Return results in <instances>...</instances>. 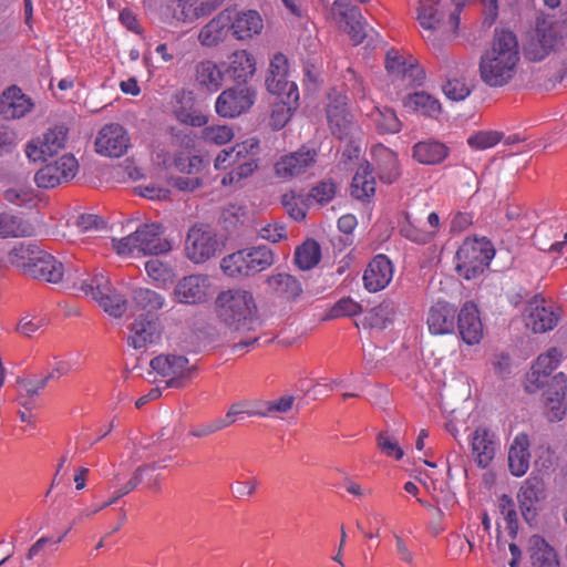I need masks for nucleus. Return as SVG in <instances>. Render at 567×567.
Instances as JSON below:
<instances>
[{
    "mask_svg": "<svg viewBox=\"0 0 567 567\" xmlns=\"http://www.w3.org/2000/svg\"><path fill=\"white\" fill-rule=\"evenodd\" d=\"M215 312L230 332L243 336L234 343L235 350L246 349L258 341L255 332L260 327V318L252 292L243 288L219 292L215 299Z\"/></svg>",
    "mask_w": 567,
    "mask_h": 567,
    "instance_id": "1",
    "label": "nucleus"
},
{
    "mask_svg": "<svg viewBox=\"0 0 567 567\" xmlns=\"http://www.w3.org/2000/svg\"><path fill=\"white\" fill-rule=\"evenodd\" d=\"M520 61L516 35L508 30H496L489 47L480 59V76L489 87H502L516 75Z\"/></svg>",
    "mask_w": 567,
    "mask_h": 567,
    "instance_id": "2",
    "label": "nucleus"
},
{
    "mask_svg": "<svg viewBox=\"0 0 567 567\" xmlns=\"http://www.w3.org/2000/svg\"><path fill=\"white\" fill-rule=\"evenodd\" d=\"M259 142L251 137L235 144L230 148L221 150L214 159V167L217 171H226L220 183L225 187H237L241 181L248 178L258 168L256 154Z\"/></svg>",
    "mask_w": 567,
    "mask_h": 567,
    "instance_id": "3",
    "label": "nucleus"
},
{
    "mask_svg": "<svg viewBox=\"0 0 567 567\" xmlns=\"http://www.w3.org/2000/svg\"><path fill=\"white\" fill-rule=\"evenodd\" d=\"M164 228L158 223L140 226L133 234L113 239L112 246L121 256L158 255L172 249L171 243L163 237Z\"/></svg>",
    "mask_w": 567,
    "mask_h": 567,
    "instance_id": "4",
    "label": "nucleus"
},
{
    "mask_svg": "<svg viewBox=\"0 0 567 567\" xmlns=\"http://www.w3.org/2000/svg\"><path fill=\"white\" fill-rule=\"evenodd\" d=\"M274 262L272 250L266 246H257L225 256L220 260V269L229 278L241 279L268 269Z\"/></svg>",
    "mask_w": 567,
    "mask_h": 567,
    "instance_id": "5",
    "label": "nucleus"
},
{
    "mask_svg": "<svg viewBox=\"0 0 567 567\" xmlns=\"http://www.w3.org/2000/svg\"><path fill=\"white\" fill-rule=\"evenodd\" d=\"M73 286L86 297L96 301L97 305L111 317L121 318L127 308L124 295L117 292L110 285V279L99 272L93 276L86 275L75 278Z\"/></svg>",
    "mask_w": 567,
    "mask_h": 567,
    "instance_id": "6",
    "label": "nucleus"
},
{
    "mask_svg": "<svg viewBox=\"0 0 567 567\" xmlns=\"http://www.w3.org/2000/svg\"><path fill=\"white\" fill-rule=\"evenodd\" d=\"M563 27L550 19H538L525 44V54L532 61H542L564 45Z\"/></svg>",
    "mask_w": 567,
    "mask_h": 567,
    "instance_id": "7",
    "label": "nucleus"
},
{
    "mask_svg": "<svg viewBox=\"0 0 567 567\" xmlns=\"http://www.w3.org/2000/svg\"><path fill=\"white\" fill-rule=\"evenodd\" d=\"M494 255V247L486 238H467L456 251V268L465 279H472L484 271Z\"/></svg>",
    "mask_w": 567,
    "mask_h": 567,
    "instance_id": "8",
    "label": "nucleus"
},
{
    "mask_svg": "<svg viewBox=\"0 0 567 567\" xmlns=\"http://www.w3.org/2000/svg\"><path fill=\"white\" fill-rule=\"evenodd\" d=\"M212 277L193 274L181 278L174 287L173 298L178 303L196 306L207 302L214 295Z\"/></svg>",
    "mask_w": 567,
    "mask_h": 567,
    "instance_id": "9",
    "label": "nucleus"
},
{
    "mask_svg": "<svg viewBox=\"0 0 567 567\" xmlns=\"http://www.w3.org/2000/svg\"><path fill=\"white\" fill-rule=\"evenodd\" d=\"M66 137L68 130L63 125L50 127L25 144V156L33 163L45 162L64 148Z\"/></svg>",
    "mask_w": 567,
    "mask_h": 567,
    "instance_id": "10",
    "label": "nucleus"
},
{
    "mask_svg": "<svg viewBox=\"0 0 567 567\" xmlns=\"http://www.w3.org/2000/svg\"><path fill=\"white\" fill-rule=\"evenodd\" d=\"M560 318V307L539 295L533 297L525 309L526 327L532 329L535 333L553 330Z\"/></svg>",
    "mask_w": 567,
    "mask_h": 567,
    "instance_id": "11",
    "label": "nucleus"
},
{
    "mask_svg": "<svg viewBox=\"0 0 567 567\" xmlns=\"http://www.w3.org/2000/svg\"><path fill=\"white\" fill-rule=\"evenodd\" d=\"M265 84L271 95H290L291 100L298 97L299 90L297 84L289 80V62L284 53H276L270 59Z\"/></svg>",
    "mask_w": 567,
    "mask_h": 567,
    "instance_id": "12",
    "label": "nucleus"
},
{
    "mask_svg": "<svg viewBox=\"0 0 567 567\" xmlns=\"http://www.w3.org/2000/svg\"><path fill=\"white\" fill-rule=\"evenodd\" d=\"M218 248L214 231L205 225L193 226L186 237L185 252L194 264H203L212 258Z\"/></svg>",
    "mask_w": 567,
    "mask_h": 567,
    "instance_id": "13",
    "label": "nucleus"
},
{
    "mask_svg": "<svg viewBox=\"0 0 567 567\" xmlns=\"http://www.w3.org/2000/svg\"><path fill=\"white\" fill-rule=\"evenodd\" d=\"M163 327L155 315H138L128 327L127 343L134 349H146L161 342Z\"/></svg>",
    "mask_w": 567,
    "mask_h": 567,
    "instance_id": "14",
    "label": "nucleus"
},
{
    "mask_svg": "<svg viewBox=\"0 0 567 567\" xmlns=\"http://www.w3.org/2000/svg\"><path fill=\"white\" fill-rule=\"evenodd\" d=\"M330 16L338 28L346 32L354 44L363 41L364 23L358 7L351 6L347 0H334Z\"/></svg>",
    "mask_w": 567,
    "mask_h": 567,
    "instance_id": "15",
    "label": "nucleus"
},
{
    "mask_svg": "<svg viewBox=\"0 0 567 567\" xmlns=\"http://www.w3.org/2000/svg\"><path fill=\"white\" fill-rule=\"evenodd\" d=\"M79 164L71 154H64L56 161L44 165L34 175L35 184L41 188H54L69 182L78 173Z\"/></svg>",
    "mask_w": 567,
    "mask_h": 567,
    "instance_id": "16",
    "label": "nucleus"
},
{
    "mask_svg": "<svg viewBox=\"0 0 567 567\" xmlns=\"http://www.w3.org/2000/svg\"><path fill=\"white\" fill-rule=\"evenodd\" d=\"M256 91L248 86L224 90L217 97L215 110L223 117H236L248 111L255 103Z\"/></svg>",
    "mask_w": 567,
    "mask_h": 567,
    "instance_id": "17",
    "label": "nucleus"
},
{
    "mask_svg": "<svg viewBox=\"0 0 567 567\" xmlns=\"http://www.w3.org/2000/svg\"><path fill=\"white\" fill-rule=\"evenodd\" d=\"M131 145L127 131L117 123L104 125L95 138V151L106 157H121Z\"/></svg>",
    "mask_w": 567,
    "mask_h": 567,
    "instance_id": "18",
    "label": "nucleus"
},
{
    "mask_svg": "<svg viewBox=\"0 0 567 567\" xmlns=\"http://www.w3.org/2000/svg\"><path fill=\"white\" fill-rule=\"evenodd\" d=\"M151 368L166 379L168 386H182L190 378L193 368L184 355H158L151 361Z\"/></svg>",
    "mask_w": 567,
    "mask_h": 567,
    "instance_id": "19",
    "label": "nucleus"
},
{
    "mask_svg": "<svg viewBox=\"0 0 567 567\" xmlns=\"http://www.w3.org/2000/svg\"><path fill=\"white\" fill-rule=\"evenodd\" d=\"M545 497V483L538 477H529L520 486L517 495L519 508L524 519L529 525L536 522Z\"/></svg>",
    "mask_w": 567,
    "mask_h": 567,
    "instance_id": "20",
    "label": "nucleus"
},
{
    "mask_svg": "<svg viewBox=\"0 0 567 567\" xmlns=\"http://www.w3.org/2000/svg\"><path fill=\"white\" fill-rule=\"evenodd\" d=\"M316 159L317 151L303 146L297 152L280 157L275 163L276 176L285 181L297 177L308 172L315 165Z\"/></svg>",
    "mask_w": 567,
    "mask_h": 567,
    "instance_id": "21",
    "label": "nucleus"
},
{
    "mask_svg": "<svg viewBox=\"0 0 567 567\" xmlns=\"http://www.w3.org/2000/svg\"><path fill=\"white\" fill-rule=\"evenodd\" d=\"M472 454L477 466L486 468L499 449L497 434L487 426H477L471 435Z\"/></svg>",
    "mask_w": 567,
    "mask_h": 567,
    "instance_id": "22",
    "label": "nucleus"
},
{
    "mask_svg": "<svg viewBox=\"0 0 567 567\" xmlns=\"http://www.w3.org/2000/svg\"><path fill=\"white\" fill-rule=\"evenodd\" d=\"M457 308L447 301L432 305L426 315L427 330L432 336L452 334L456 328Z\"/></svg>",
    "mask_w": 567,
    "mask_h": 567,
    "instance_id": "23",
    "label": "nucleus"
},
{
    "mask_svg": "<svg viewBox=\"0 0 567 567\" xmlns=\"http://www.w3.org/2000/svg\"><path fill=\"white\" fill-rule=\"evenodd\" d=\"M456 328L461 339L468 346L478 344L484 336V327L477 306L465 302L458 311Z\"/></svg>",
    "mask_w": 567,
    "mask_h": 567,
    "instance_id": "24",
    "label": "nucleus"
},
{
    "mask_svg": "<svg viewBox=\"0 0 567 567\" xmlns=\"http://www.w3.org/2000/svg\"><path fill=\"white\" fill-rule=\"evenodd\" d=\"M328 97L327 118L330 128L333 135L342 138L348 134L352 123L351 114L347 109V96L342 92L332 90Z\"/></svg>",
    "mask_w": 567,
    "mask_h": 567,
    "instance_id": "25",
    "label": "nucleus"
},
{
    "mask_svg": "<svg viewBox=\"0 0 567 567\" xmlns=\"http://www.w3.org/2000/svg\"><path fill=\"white\" fill-rule=\"evenodd\" d=\"M33 106V101L16 85L8 87L0 95V115L6 120L22 118Z\"/></svg>",
    "mask_w": 567,
    "mask_h": 567,
    "instance_id": "26",
    "label": "nucleus"
},
{
    "mask_svg": "<svg viewBox=\"0 0 567 567\" xmlns=\"http://www.w3.org/2000/svg\"><path fill=\"white\" fill-rule=\"evenodd\" d=\"M393 272V265L385 255L375 256L364 270V288L370 292L383 290L391 282Z\"/></svg>",
    "mask_w": 567,
    "mask_h": 567,
    "instance_id": "27",
    "label": "nucleus"
},
{
    "mask_svg": "<svg viewBox=\"0 0 567 567\" xmlns=\"http://www.w3.org/2000/svg\"><path fill=\"white\" fill-rule=\"evenodd\" d=\"M566 390L567 375L563 372L555 374L545 392V412L550 421H560L565 416L567 411Z\"/></svg>",
    "mask_w": 567,
    "mask_h": 567,
    "instance_id": "28",
    "label": "nucleus"
},
{
    "mask_svg": "<svg viewBox=\"0 0 567 567\" xmlns=\"http://www.w3.org/2000/svg\"><path fill=\"white\" fill-rule=\"evenodd\" d=\"M385 69L394 78L414 82L422 75L417 61L408 52L390 49L385 55Z\"/></svg>",
    "mask_w": 567,
    "mask_h": 567,
    "instance_id": "29",
    "label": "nucleus"
},
{
    "mask_svg": "<svg viewBox=\"0 0 567 567\" xmlns=\"http://www.w3.org/2000/svg\"><path fill=\"white\" fill-rule=\"evenodd\" d=\"M262 28V18L256 10L237 11L231 9L230 34L236 40H249L259 34Z\"/></svg>",
    "mask_w": 567,
    "mask_h": 567,
    "instance_id": "30",
    "label": "nucleus"
},
{
    "mask_svg": "<svg viewBox=\"0 0 567 567\" xmlns=\"http://www.w3.org/2000/svg\"><path fill=\"white\" fill-rule=\"evenodd\" d=\"M560 354L556 348L549 349L547 352L538 355L530 371L527 373L526 389L534 392L543 388L547 378L558 367Z\"/></svg>",
    "mask_w": 567,
    "mask_h": 567,
    "instance_id": "31",
    "label": "nucleus"
},
{
    "mask_svg": "<svg viewBox=\"0 0 567 567\" xmlns=\"http://www.w3.org/2000/svg\"><path fill=\"white\" fill-rule=\"evenodd\" d=\"M65 275V268L62 261L50 252L41 249V254L35 258L33 267L29 269V277L49 284H60Z\"/></svg>",
    "mask_w": 567,
    "mask_h": 567,
    "instance_id": "32",
    "label": "nucleus"
},
{
    "mask_svg": "<svg viewBox=\"0 0 567 567\" xmlns=\"http://www.w3.org/2000/svg\"><path fill=\"white\" fill-rule=\"evenodd\" d=\"M231 9L220 11L198 33V41L203 47L212 48L225 41L230 33Z\"/></svg>",
    "mask_w": 567,
    "mask_h": 567,
    "instance_id": "33",
    "label": "nucleus"
},
{
    "mask_svg": "<svg viewBox=\"0 0 567 567\" xmlns=\"http://www.w3.org/2000/svg\"><path fill=\"white\" fill-rule=\"evenodd\" d=\"M225 65V73L237 82H247L254 76L257 69L254 54L245 49H238L231 52L227 56Z\"/></svg>",
    "mask_w": 567,
    "mask_h": 567,
    "instance_id": "34",
    "label": "nucleus"
},
{
    "mask_svg": "<svg viewBox=\"0 0 567 567\" xmlns=\"http://www.w3.org/2000/svg\"><path fill=\"white\" fill-rule=\"evenodd\" d=\"M402 105L408 112L430 118H437L442 113L441 102L425 91L406 94L402 99Z\"/></svg>",
    "mask_w": 567,
    "mask_h": 567,
    "instance_id": "35",
    "label": "nucleus"
},
{
    "mask_svg": "<svg viewBox=\"0 0 567 567\" xmlns=\"http://www.w3.org/2000/svg\"><path fill=\"white\" fill-rule=\"evenodd\" d=\"M529 439L525 433H518L508 451V467L514 476L520 477L529 468Z\"/></svg>",
    "mask_w": 567,
    "mask_h": 567,
    "instance_id": "36",
    "label": "nucleus"
},
{
    "mask_svg": "<svg viewBox=\"0 0 567 567\" xmlns=\"http://www.w3.org/2000/svg\"><path fill=\"white\" fill-rule=\"evenodd\" d=\"M156 463H145L137 467L135 472L133 473V476L130 478V481L124 484L121 488H118L113 496L107 501L103 503V506H95L93 509H87L83 513L85 516H90L93 514L99 513L100 511L109 507L110 505L114 504L120 499L121 497L125 496L130 492H132L143 480L144 477H147L148 485L152 486L153 483H155V480H153L151 476L148 477V472L156 470Z\"/></svg>",
    "mask_w": 567,
    "mask_h": 567,
    "instance_id": "37",
    "label": "nucleus"
},
{
    "mask_svg": "<svg viewBox=\"0 0 567 567\" xmlns=\"http://www.w3.org/2000/svg\"><path fill=\"white\" fill-rule=\"evenodd\" d=\"M449 153V147L436 140L421 141L413 146V158L424 165L440 164Z\"/></svg>",
    "mask_w": 567,
    "mask_h": 567,
    "instance_id": "38",
    "label": "nucleus"
},
{
    "mask_svg": "<svg viewBox=\"0 0 567 567\" xmlns=\"http://www.w3.org/2000/svg\"><path fill=\"white\" fill-rule=\"evenodd\" d=\"M225 74V71L212 60L200 61L195 66L196 82L209 92H217L221 87Z\"/></svg>",
    "mask_w": 567,
    "mask_h": 567,
    "instance_id": "39",
    "label": "nucleus"
},
{
    "mask_svg": "<svg viewBox=\"0 0 567 567\" xmlns=\"http://www.w3.org/2000/svg\"><path fill=\"white\" fill-rule=\"evenodd\" d=\"M267 290L284 299L298 297L302 289L300 282L289 274L279 272L266 279Z\"/></svg>",
    "mask_w": 567,
    "mask_h": 567,
    "instance_id": "40",
    "label": "nucleus"
},
{
    "mask_svg": "<svg viewBox=\"0 0 567 567\" xmlns=\"http://www.w3.org/2000/svg\"><path fill=\"white\" fill-rule=\"evenodd\" d=\"M370 163H361L351 183V195L360 200L369 199L375 193V179Z\"/></svg>",
    "mask_w": 567,
    "mask_h": 567,
    "instance_id": "41",
    "label": "nucleus"
},
{
    "mask_svg": "<svg viewBox=\"0 0 567 567\" xmlns=\"http://www.w3.org/2000/svg\"><path fill=\"white\" fill-rule=\"evenodd\" d=\"M529 545L533 567H559L556 551L543 537L532 536Z\"/></svg>",
    "mask_w": 567,
    "mask_h": 567,
    "instance_id": "42",
    "label": "nucleus"
},
{
    "mask_svg": "<svg viewBox=\"0 0 567 567\" xmlns=\"http://www.w3.org/2000/svg\"><path fill=\"white\" fill-rule=\"evenodd\" d=\"M374 155L378 159L380 179L392 184L400 175L396 154L384 146H379L374 150Z\"/></svg>",
    "mask_w": 567,
    "mask_h": 567,
    "instance_id": "43",
    "label": "nucleus"
},
{
    "mask_svg": "<svg viewBox=\"0 0 567 567\" xmlns=\"http://www.w3.org/2000/svg\"><path fill=\"white\" fill-rule=\"evenodd\" d=\"M132 300L138 310L145 311V315L163 309L166 306V298L150 288H136L133 291Z\"/></svg>",
    "mask_w": 567,
    "mask_h": 567,
    "instance_id": "44",
    "label": "nucleus"
},
{
    "mask_svg": "<svg viewBox=\"0 0 567 567\" xmlns=\"http://www.w3.org/2000/svg\"><path fill=\"white\" fill-rule=\"evenodd\" d=\"M175 99L177 103L186 104V106H175L174 109V113L179 122L192 126H202L206 124V116L193 109L192 93L182 91L175 95Z\"/></svg>",
    "mask_w": 567,
    "mask_h": 567,
    "instance_id": "45",
    "label": "nucleus"
},
{
    "mask_svg": "<svg viewBox=\"0 0 567 567\" xmlns=\"http://www.w3.org/2000/svg\"><path fill=\"white\" fill-rule=\"evenodd\" d=\"M39 254H41V248L38 246L20 244L10 250L8 260L12 266L29 276V269L33 267Z\"/></svg>",
    "mask_w": 567,
    "mask_h": 567,
    "instance_id": "46",
    "label": "nucleus"
},
{
    "mask_svg": "<svg viewBox=\"0 0 567 567\" xmlns=\"http://www.w3.org/2000/svg\"><path fill=\"white\" fill-rule=\"evenodd\" d=\"M277 102L272 106L270 114V124L274 128H282L291 118L299 104V96L291 100L290 95L277 96Z\"/></svg>",
    "mask_w": 567,
    "mask_h": 567,
    "instance_id": "47",
    "label": "nucleus"
},
{
    "mask_svg": "<svg viewBox=\"0 0 567 567\" xmlns=\"http://www.w3.org/2000/svg\"><path fill=\"white\" fill-rule=\"evenodd\" d=\"M416 19L424 30L435 31L442 19L440 0H420Z\"/></svg>",
    "mask_w": 567,
    "mask_h": 567,
    "instance_id": "48",
    "label": "nucleus"
},
{
    "mask_svg": "<svg viewBox=\"0 0 567 567\" xmlns=\"http://www.w3.org/2000/svg\"><path fill=\"white\" fill-rule=\"evenodd\" d=\"M32 235V227L20 216L11 213L0 214V237L13 238Z\"/></svg>",
    "mask_w": 567,
    "mask_h": 567,
    "instance_id": "49",
    "label": "nucleus"
},
{
    "mask_svg": "<svg viewBox=\"0 0 567 567\" xmlns=\"http://www.w3.org/2000/svg\"><path fill=\"white\" fill-rule=\"evenodd\" d=\"M145 271L152 282L157 287L165 289L175 280L174 269L158 259H151L145 262Z\"/></svg>",
    "mask_w": 567,
    "mask_h": 567,
    "instance_id": "50",
    "label": "nucleus"
},
{
    "mask_svg": "<svg viewBox=\"0 0 567 567\" xmlns=\"http://www.w3.org/2000/svg\"><path fill=\"white\" fill-rule=\"evenodd\" d=\"M370 117L377 131L381 134H395L401 131V121L395 112L389 107H375Z\"/></svg>",
    "mask_w": 567,
    "mask_h": 567,
    "instance_id": "51",
    "label": "nucleus"
},
{
    "mask_svg": "<svg viewBox=\"0 0 567 567\" xmlns=\"http://www.w3.org/2000/svg\"><path fill=\"white\" fill-rule=\"evenodd\" d=\"M321 258L319 244L313 239H307L296 248L295 262L301 270H309L318 265Z\"/></svg>",
    "mask_w": 567,
    "mask_h": 567,
    "instance_id": "52",
    "label": "nucleus"
},
{
    "mask_svg": "<svg viewBox=\"0 0 567 567\" xmlns=\"http://www.w3.org/2000/svg\"><path fill=\"white\" fill-rule=\"evenodd\" d=\"M246 416H266V413L256 409L255 403L251 401H239L233 403L227 410L225 416L218 419L221 421V426L225 429Z\"/></svg>",
    "mask_w": 567,
    "mask_h": 567,
    "instance_id": "53",
    "label": "nucleus"
},
{
    "mask_svg": "<svg viewBox=\"0 0 567 567\" xmlns=\"http://www.w3.org/2000/svg\"><path fill=\"white\" fill-rule=\"evenodd\" d=\"M44 377L37 379H22L18 381V400L22 406L30 410L39 394V391L47 385Z\"/></svg>",
    "mask_w": 567,
    "mask_h": 567,
    "instance_id": "54",
    "label": "nucleus"
},
{
    "mask_svg": "<svg viewBox=\"0 0 567 567\" xmlns=\"http://www.w3.org/2000/svg\"><path fill=\"white\" fill-rule=\"evenodd\" d=\"M235 137V131L229 125H209L203 128L202 138L207 144L223 146L231 142Z\"/></svg>",
    "mask_w": 567,
    "mask_h": 567,
    "instance_id": "55",
    "label": "nucleus"
},
{
    "mask_svg": "<svg viewBox=\"0 0 567 567\" xmlns=\"http://www.w3.org/2000/svg\"><path fill=\"white\" fill-rule=\"evenodd\" d=\"M393 315L394 310L390 303H381L371 309L364 319L369 327L384 329L392 321Z\"/></svg>",
    "mask_w": 567,
    "mask_h": 567,
    "instance_id": "56",
    "label": "nucleus"
},
{
    "mask_svg": "<svg viewBox=\"0 0 567 567\" xmlns=\"http://www.w3.org/2000/svg\"><path fill=\"white\" fill-rule=\"evenodd\" d=\"M174 166L181 173L195 175L203 171L205 162L199 155H190L181 152L174 157Z\"/></svg>",
    "mask_w": 567,
    "mask_h": 567,
    "instance_id": "57",
    "label": "nucleus"
},
{
    "mask_svg": "<svg viewBox=\"0 0 567 567\" xmlns=\"http://www.w3.org/2000/svg\"><path fill=\"white\" fill-rule=\"evenodd\" d=\"M502 137L497 131H478L468 136L467 144L474 151H484L497 145Z\"/></svg>",
    "mask_w": 567,
    "mask_h": 567,
    "instance_id": "58",
    "label": "nucleus"
},
{
    "mask_svg": "<svg viewBox=\"0 0 567 567\" xmlns=\"http://www.w3.org/2000/svg\"><path fill=\"white\" fill-rule=\"evenodd\" d=\"M416 223L417 221L412 219L410 214H406L405 223L400 227V233L402 236L417 244H426L432 240L433 231H427L426 229L420 228Z\"/></svg>",
    "mask_w": 567,
    "mask_h": 567,
    "instance_id": "59",
    "label": "nucleus"
},
{
    "mask_svg": "<svg viewBox=\"0 0 567 567\" xmlns=\"http://www.w3.org/2000/svg\"><path fill=\"white\" fill-rule=\"evenodd\" d=\"M307 199L302 195L289 192L282 195V206L295 220H302L307 214Z\"/></svg>",
    "mask_w": 567,
    "mask_h": 567,
    "instance_id": "60",
    "label": "nucleus"
},
{
    "mask_svg": "<svg viewBox=\"0 0 567 567\" xmlns=\"http://www.w3.org/2000/svg\"><path fill=\"white\" fill-rule=\"evenodd\" d=\"M473 549L472 543L462 535L451 534L447 538V556L453 559L466 557Z\"/></svg>",
    "mask_w": 567,
    "mask_h": 567,
    "instance_id": "61",
    "label": "nucleus"
},
{
    "mask_svg": "<svg viewBox=\"0 0 567 567\" xmlns=\"http://www.w3.org/2000/svg\"><path fill=\"white\" fill-rule=\"evenodd\" d=\"M443 92L449 100L463 101L471 93V86L464 78H452L443 85Z\"/></svg>",
    "mask_w": 567,
    "mask_h": 567,
    "instance_id": "62",
    "label": "nucleus"
},
{
    "mask_svg": "<svg viewBox=\"0 0 567 567\" xmlns=\"http://www.w3.org/2000/svg\"><path fill=\"white\" fill-rule=\"evenodd\" d=\"M362 311V306L352 298H341L329 310V318L353 317Z\"/></svg>",
    "mask_w": 567,
    "mask_h": 567,
    "instance_id": "63",
    "label": "nucleus"
},
{
    "mask_svg": "<svg viewBox=\"0 0 567 567\" xmlns=\"http://www.w3.org/2000/svg\"><path fill=\"white\" fill-rule=\"evenodd\" d=\"M379 450L388 457L401 460L404 455L399 442L386 432H382L377 437Z\"/></svg>",
    "mask_w": 567,
    "mask_h": 567,
    "instance_id": "64",
    "label": "nucleus"
}]
</instances>
